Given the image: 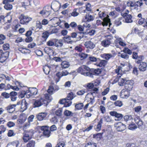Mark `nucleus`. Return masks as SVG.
Instances as JSON below:
<instances>
[{
	"label": "nucleus",
	"mask_w": 147,
	"mask_h": 147,
	"mask_svg": "<svg viewBox=\"0 0 147 147\" xmlns=\"http://www.w3.org/2000/svg\"><path fill=\"white\" fill-rule=\"evenodd\" d=\"M110 115L115 117V121H119L121 120L123 117V115L121 114L118 113L115 111H112L110 112Z\"/></svg>",
	"instance_id": "10"
},
{
	"label": "nucleus",
	"mask_w": 147,
	"mask_h": 147,
	"mask_svg": "<svg viewBox=\"0 0 147 147\" xmlns=\"http://www.w3.org/2000/svg\"><path fill=\"white\" fill-rule=\"evenodd\" d=\"M61 66L62 68H66L69 66V63L67 61H63L61 63Z\"/></svg>",
	"instance_id": "31"
},
{
	"label": "nucleus",
	"mask_w": 147,
	"mask_h": 147,
	"mask_svg": "<svg viewBox=\"0 0 147 147\" xmlns=\"http://www.w3.org/2000/svg\"><path fill=\"white\" fill-rule=\"evenodd\" d=\"M84 45L86 48L91 49H93L95 47L94 43L90 41L86 42L84 43Z\"/></svg>",
	"instance_id": "17"
},
{
	"label": "nucleus",
	"mask_w": 147,
	"mask_h": 147,
	"mask_svg": "<svg viewBox=\"0 0 147 147\" xmlns=\"http://www.w3.org/2000/svg\"><path fill=\"white\" fill-rule=\"evenodd\" d=\"M127 80L125 78H120L119 80V85L121 86H123L124 83L125 84V82Z\"/></svg>",
	"instance_id": "36"
},
{
	"label": "nucleus",
	"mask_w": 147,
	"mask_h": 147,
	"mask_svg": "<svg viewBox=\"0 0 147 147\" xmlns=\"http://www.w3.org/2000/svg\"><path fill=\"white\" fill-rule=\"evenodd\" d=\"M114 126L116 128L117 130L119 131H122L126 129L125 124L121 122H118L115 123Z\"/></svg>",
	"instance_id": "9"
},
{
	"label": "nucleus",
	"mask_w": 147,
	"mask_h": 147,
	"mask_svg": "<svg viewBox=\"0 0 147 147\" xmlns=\"http://www.w3.org/2000/svg\"><path fill=\"white\" fill-rule=\"evenodd\" d=\"M86 11H91V5L89 3H88L86 5V10H84V12H86Z\"/></svg>",
	"instance_id": "55"
},
{
	"label": "nucleus",
	"mask_w": 147,
	"mask_h": 147,
	"mask_svg": "<svg viewBox=\"0 0 147 147\" xmlns=\"http://www.w3.org/2000/svg\"><path fill=\"white\" fill-rule=\"evenodd\" d=\"M6 36L3 34H0V45H2L4 43V40L6 39Z\"/></svg>",
	"instance_id": "34"
},
{
	"label": "nucleus",
	"mask_w": 147,
	"mask_h": 147,
	"mask_svg": "<svg viewBox=\"0 0 147 147\" xmlns=\"http://www.w3.org/2000/svg\"><path fill=\"white\" fill-rule=\"evenodd\" d=\"M26 119L27 117L25 115H21L18 121L19 123L22 124L26 121Z\"/></svg>",
	"instance_id": "26"
},
{
	"label": "nucleus",
	"mask_w": 147,
	"mask_h": 147,
	"mask_svg": "<svg viewBox=\"0 0 147 147\" xmlns=\"http://www.w3.org/2000/svg\"><path fill=\"white\" fill-rule=\"evenodd\" d=\"M103 20L104 21L103 22H102V25L103 26H106L109 24V26L110 27L111 24L110 23V21L109 19H106L105 18H104Z\"/></svg>",
	"instance_id": "25"
},
{
	"label": "nucleus",
	"mask_w": 147,
	"mask_h": 147,
	"mask_svg": "<svg viewBox=\"0 0 147 147\" xmlns=\"http://www.w3.org/2000/svg\"><path fill=\"white\" fill-rule=\"evenodd\" d=\"M93 138L96 139L98 140H100L101 138V133H98L93 135Z\"/></svg>",
	"instance_id": "48"
},
{
	"label": "nucleus",
	"mask_w": 147,
	"mask_h": 147,
	"mask_svg": "<svg viewBox=\"0 0 147 147\" xmlns=\"http://www.w3.org/2000/svg\"><path fill=\"white\" fill-rule=\"evenodd\" d=\"M63 114L64 115L67 117H70L73 116L74 115V113H73L68 110H65L64 111Z\"/></svg>",
	"instance_id": "30"
},
{
	"label": "nucleus",
	"mask_w": 147,
	"mask_h": 147,
	"mask_svg": "<svg viewBox=\"0 0 147 147\" xmlns=\"http://www.w3.org/2000/svg\"><path fill=\"white\" fill-rule=\"evenodd\" d=\"M123 52L124 53H125L126 54L127 53L129 55H131L132 53L131 50L127 48H125L123 50Z\"/></svg>",
	"instance_id": "53"
},
{
	"label": "nucleus",
	"mask_w": 147,
	"mask_h": 147,
	"mask_svg": "<svg viewBox=\"0 0 147 147\" xmlns=\"http://www.w3.org/2000/svg\"><path fill=\"white\" fill-rule=\"evenodd\" d=\"M50 13L51 12L49 11L44 8L39 13L40 14L44 17L48 16L50 15Z\"/></svg>",
	"instance_id": "21"
},
{
	"label": "nucleus",
	"mask_w": 147,
	"mask_h": 147,
	"mask_svg": "<svg viewBox=\"0 0 147 147\" xmlns=\"http://www.w3.org/2000/svg\"><path fill=\"white\" fill-rule=\"evenodd\" d=\"M143 4V3L141 1H137L135 2V9H137V7H140Z\"/></svg>",
	"instance_id": "44"
},
{
	"label": "nucleus",
	"mask_w": 147,
	"mask_h": 147,
	"mask_svg": "<svg viewBox=\"0 0 147 147\" xmlns=\"http://www.w3.org/2000/svg\"><path fill=\"white\" fill-rule=\"evenodd\" d=\"M54 90V89L53 87L52 86H50L47 90V92L49 94H51L53 93Z\"/></svg>",
	"instance_id": "57"
},
{
	"label": "nucleus",
	"mask_w": 147,
	"mask_h": 147,
	"mask_svg": "<svg viewBox=\"0 0 147 147\" xmlns=\"http://www.w3.org/2000/svg\"><path fill=\"white\" fill-rule=\"evenodd\" d=\"M63 42V40L62 39H55V46L57 48L60 49H68L69 47L65 46L67 44H64Z\"/></svg>",
	"instance_id": "4"
},
{
	"label": "nucleus",
	"mask_w": 147,
	"mask_h": 147,
	"mask_svg": "<svg viewBox=\"0 0 147 147\" xmlns=\"http://www.w3.org/2000/svg\"><path fill=\"white\" fill-rule=\"evenodd\" d=\"M28 104L25 100H22V103L21 105V110L22 112L26 110L28 108Z\"/></svg>",
	"instance_id": "16"
},
{
	"label": "nucleus",
	"mask_w": 147,
	"mask_h": 147,
	"mask_svg": "<svg viewBox=\"0 0 147 147\" xmlns=\"http://www.w3.org/2000/svg\"><path fill=\"white\" fill-rule=\"evenodd\" d=\"M41 129L43 131V133L45 137H49L50 136V131L48 129L47 126H43L41 127Z\"/></svg>",
	"instance_id": "12"
},
{
	"label": "nucleus",
	"mask_w": 147,
	"mask_h": 147,
	"mask_svg": "<svg viewBox=\"0 0 147 147\" xmlns=\"http://www.w3.org/2000/svg\"><path fill=\"white\" fill-rule=\"evenodd\" d=\"M110 128H108L107 129H104L102 130V136H103L105 137V138L107 140H110L112 137V135L110 133Z\"/></svg>",
	"instance_id": "8"
},
{
	"label": "nucleus",
	"mask_w": 147,
	"mask_h": 147,
	"mask_svg": "<svg viewBox=\"0 0 147 147\" xmlns=\"http://www.w3.org/2000/svg\"><path fill=\"white\" fill-rule=\"evenodd\" d=\"M121 93L122 95H124L125 98L128 97L130 95V93H128L127 91H125L124 89L122 90Z\"/></svg>",
	"instance_id": "40"
},
{
	"label": "nucleus",
	"mask_w": 147,
	"mask_h": 147,
	"mask_svg": "<svg viewBox=\"0 0 147 147\" xmlns=\"http://www.w3.org/2000/svg\"><path fill=\"white\" fill-rule=\"evenodd\" d=\"M44 51L46 53L48 54L52 52L53 50L50 47H46L44 49Z\"/></svg>",
	"instance_id": "43"
},
{
	"label": "nucleus",
	"mask_w": 147,
	"mask_h": 147,
	"mask_svg": "<svg viewBox=\"0 0 147 147\" xmlns=\"http://www.w3.org/2000/svg\"><path fill=\"white\" fill-rule=\"evenodd\" d=\"M114 57V55L110 53H104L102 55V57L105 59L107 61Z\"/></svg>",
	"instance_id": "22"
},
{
	"label": "nucleus",
	"mask_w": 147,
	"mask_h": 147,
	"mask_svg": "<svg viewBox=\"0 0 147 147\" xmlns=\"http://www.w3.org/2000/svg\"><path fill=\"white\" fill-rule=\"evenodd\" d=\"M77 9H74L73 11L71 13V16L74 17H76L78 15L79 13L77 12Z\"/></svg>",
	"instance_id": "51"
},
{
	"label": "nucleus",
	"mask_w": 147,
	"mask_h": 147,
	"mask_svg": "<svg viewBox=\"0 0 147 147\" xmlns=\"http://www.w3.org/2000/svg\"><path fill=\"white\" fill-rule=\"evenodd\" d=\"M94 85L92 83H89L87 84L86 86V88L88 89H91L93 88Z\"/></svg>",
	"instance_id": "56"
},
{
	"label": "nucleus",
	"mask_w": 147,
	"mask_h": 147,
	"mask_svg": "<svg viewBox=\"0 0 147 147\" xmlns=\"http://www.w3.org/2000/svg\"><path fill=\"white\" fill-rule=\"evenodd\" d=\"M114 104L116 106L119 107H121L123 105L122 102L119 100H117L115 102H114Z\"/></svg>",
	"instance_id": "58"
},
{
	"label": "nucleus",
	"mask_w": 147,
	"mask_h": 147,
	"mask_svg": "<svg viewBox=\"0 0 147 147\" xmlns=\"http://www.w3.org/2000/svg\"><path fill=\"white\" fill-rule=\"evenodd\" d=\"M20 96L21 98L26 97L27 98H29L31 96H32L30 92L29 91V89L25 91H22L20 94Z\"/></svg>",
	"instance_id": "14"
},
{
	"label": "nucleus",
	"mask_w": 147,
	"mask_h": 147,
	"mask_svg": "<svg viewBox=\"0 0 147 147\" xmlns=\"http://www.w3.org/2000/svg\"><path fill=\"white\" fill-rule=\"evenodd\" d=\"M89 69L90 68L88 66L83 65L78 69L77 71L85 76L92 77V75L89 72L86 71H89Z\"/></svg>",
	"instance_id": "3"
},
{
	"label": "nucleus",
	"mask_w": 147,
	"mask_h": 147,
	"mask_svg": "<svg viewBox=\"0 0 147 147\" xmlns=\"http://www.w3.org/2000/svg\"><path fill=\"white\" fill-rule=\"evenodd\" d=\"M4 7L7 10H10L12 9V5L11 4L6 5L4 6Z\"/></svg>",
	"instance_id": "52"
},
{
	"label": "nucleus",
	"mask_w": 147,
	"mask_h": 147,
	"mask_svg": "<svg viewBox=\"0 0 147 147\" xmlns=\"http://www.w3.org/2000/svg\"><path fill=\"white\" fill-rule=\"evenodd\" d=\"M144 59V57L143 55H140L138 56V58L136 59H137V60L135 62L136 63L139 64L140 63L142 62L141 61L142 60H143Z\"/></svg>",
	"instance_id": "35"
},
{
	"label": "nucleus",
	"mask_w": 147,
	"mask_h": 147,
	"mask_svg": "<svg viewBox=\"0 0 147 147\" xmlns=\"http://www.w3.org/2000/svg\"><path fill=\"white\" fill-rule=\"evenodd\" d=\"M61 4L58 1H55L53 2L51 5V7L55 10H58L60 9Z\"/></svg>",
	"instance_id": "13"
},
{
	"label": "nucleus",
	"mask_w": 147,
	"mask_h": 147,
	"mask_svg": "<svg viewBox=\"0 0 147 147\" xmlns=\"http://www.w3.org/2000/svg\"><path fill=\"white\" fill-rule=\"evenodd\" d=\"M1 78H4L5 80L9 81L10 80V78L8 76H6L4 74H2L1 75Z\"/></svg>",
	"instance_id": "61"
},
{
	"label": "nucleus",
	"mask_w": 147,
	"mask_h": 147,
	"mask_svg": "<svg viewBox=\"0 0 147 147\" xmlns=\"http://www.w3.org/2000/svg\"><path fill=\"white\" fill-rule=\"evenodd\" d=\"M35 141H30L26 144V147H35Z\"/></svg>",
	"instance_id": "37"
},
{
	"label": "nucleus",
	"mask_w": 147,
	"mask_h": 147,
	"mask_svg": "<svg viewBox=\"0 0 147 147\" xmlns=\"http://www.w3.org/2000/svg\"><path fill=\"white\" fill-rule=\"evenodd\" d=\"M84 107V105L82 103H78L76 104L75 107L78 110H80L83 108Z\"/></svg>",
	"instance_id": "39"
},
{
	"label": "nucleus",
	"mask_w": 147,
	"mask_h": 147,
	"mask_svg": "<svg viewBox=\"0 0 147 147\" xmlns=\"http://www.w3.org/2000/svg\"><path fill=\"white\" fill-rule=\"evenodd\" d=\"M111 43L109 40L105 39L102 42V45L105 47H108Z\"/></svg>",
	"instance_id": "28"
},
{
	"label": "nucleus",
	"mask_w": 147,
	"mask_h": 147,
	"mask_svg": "<svg viewBox=\"0 0 147 147\" xmlns=\"http://www.w3.org/2000/svg\"><path fill=\"white\" fill-rule=\"evenodd\" d=\"M50 69V68L48 66H46L43 69V71L46 74H48L49 73Z\"/></svg>",
	"instance_id": "62"
},
{
	"label": "nucleus",
	"mask_w": 147,
	"mask_h": 147,
	"mask_svg": "<svg viewBox=\"0 0 147 147\" xmlns=\"http://www.w3.org/2000/svg\"><path fill=\"white\" fill-rule=\"evenodd\" d=\"M32 95H35L37 94V89L35 88H30L29 89Z\"/></svg>",
	"instance_id": "32"
},
{
	"label": "nucleus",
	"mask_w": 147,
	"mask_h": 147,
	"mask_svg": "<svg viewBox=\"0 0 147 147\" xmlns=\"http://www.w3.org/2000/svg\"><path fill=\"white\" fill-rule=\"evenodd\" d=\"M127 5L128 7H135V2L134 1H129L127 3Z\"/></svg>",
	"instance_id": "33"
},
{
	"label": "nucleus",
	"mask_w": 147,
	"mask_h": 147,
	"mask_svg": "<svg viewBox=\"0 0 147 147\" xmlns=\"http://www.w3.org/2000/svg\"><path fill=\"white\" fill-rule=\"evenodd\" d=\"M96 143L89 142L86 145L85 147H96Z\"/></svg>",
	"instance_id": "42"
},
{
	"label": "nucleus",
	"mask_w": 147,
	"mask_h": 147,
	"mask_svg": "<svg viewBox=\"0 0 147 147\" xmlns=\"http://www.w3.org/2000/svg\"><path fill=\"white\" fill-rule=\"evenodd\" d=\"M63 39L65 42L67 44H72L73 42V41L71 40V37L70 36H67L66 37H64Z\"/></svg>",
	"instance_id": "24"
},
{
	"label": "nucleus",
	"mask_w": 147,
	"mask_h": 147,
	"mask_svg": "<svg viewBox=\"0 0 147 147\" xmlns=\"http://www.w3.org/2000/svg\"><path fill=\"white\" fill-rule=\"evenodd\" d=\"M42 23L39 21H37L36 22V26L39 29H40L42 28Z\"/></svg>",
	"instance_id": "63"
},
{
	"label": "nucleus",
	"mask_w": 147,
	"mask_h": 147,
	"mask_svg": "<svg viewBox=\"0 0 147 147\" xmlns=\"http://www.w3.org/2000/svg\"><path fill=\"white\" fill-rule=\"evenodd\" d=\"M49 36V34L48 32H44L42 34V37L45 40H46Z\"/></svg>",
	"instance_id": "46"
},
{
	"label": "nucleus",
	"mask_w": 147,
	"mask_h": 147,
	"mask_svg": "<svg viewBox=\"0 0 147 147\" xmlns=\"http://www.w3.org/2000/svg\"><path fill=\"white\" fill-rule=\"evenodd\" d=\"M34 134L32 130H29L25 131L24 133L23 137V140L24 142H27L31 138V136Z\"/></svg>",
	"instance_id": "6"
},
{
	"label": "nucleus",
	"mask_w": 147,
	"mask_h": 147,
	"mask_svg": "<svg viewBox=\"0 0 147 147\" xmlns=\"http://www.w3.org/2000/svg\"><path fill=\"white\" fill-rule=\"evenodd\" d=\"M47 46L49 47H52L55 45V39H51L46 42Z\"/></svg>",
	"instance_id": "29"
},
{
	"label": "nucleus",
	"mask_w": 147,
	"mask_h": 147,
	"mask_svg": "<svg viewBox=\"0 0 147 147\" xmlns=\"http://www.w3.org/2000/svg\"><path fill=\"white\" fill-rule=\"evenodd\" d=\"M94 19L93 16L90 15L88 14L86 15L85 17V19L84 20V22H89L91 21H92Z\"/></svg>",
	"instance_id": "27"
},
{
	"label": "nucleus",
	"mask_w": 147,
	"mask_h": 147,
	"mask_svg": "<svg viewBox=\"0 0 147 147\" xmlns=\"http://www.w3.org/2000/svg\"><path fill=\"white\" fill-rule=\"evenodd\" d=\"M6 128L3 125L0 126V135L4 133L6 130Z\"/></svg>",
	"instance_id": "59"
},
{
	"label": "nucleus",
	"mask_w": 147,
	"mask_h": 147,
	"mask_svg": "<svg viewBox=\"0 0 147 147\" xmlns=\"http://www.w3.org/2000/svg\"><path fill=\"white\" fill-rule=\"evenodd\" d=\"M47 115V113H39L37 115L38 120L41 121L45 119Z\"/></svg>",
	"instance_id": "20"
},
{
	"label": "nucleus",
	"mask_w": 147,
	"mask_h": 147,
	"mask_svg": "<svg viewBox=\"0 0 147 147\" xmlns=\"http://www.w3.org/2000/svg\"><path fill=\"white\" fill-rule=\"evenodd\" d=\"M138 68L139 70L140 71H144L146 69L147 65L146 63L142 62L139 63Z\"/></svg>",
	"instance_id": "19"
},
{
	"label": "nucleus",
	"mask_w": 147,
	"mask_h": 147,
	"mask_svg": "<svg viewBox=\"0 0 147 147\" xmlns=\"http://www.w3.org/2000/svg\"><path fill=\"white\" fill-rule=\"evenodd\" d=\"M1 95L5 98H8L10 96V94L6 92H3L1 94Z\"/></svg>",
	"instance_id": "64"
},
{
	"label": "nucleus",
	"mask_w": 147,
	"mask_h": 147,
	"mask_svg": "<svg viewBox=\"0 0 147 147\" xmlns=\"http://www.w3.org/2000/svg\"><path fill=\"white\" fill-rule=\"evenodd\" d=\"M62 109L59 108L55 112V113L57 115L60 116L62 115Z\"/></svg>",
	"instance_id": "47"
},
{
	"label": "nucleus",
	"mask_w": 147,
	"mask_h": 147,
	"mask_svg": "<svg viewBox=\"0 0 147 147\" xmlns=\"http://www.w3.org/2000/svg\"><path fill=\"white\" fill-rule=\"evenodd\" d=\"M7 125L8 127H11L14 126L15 124L13 122L9 121L7 122Z\"/></svg>",
	"instance_id": "60"
},
{
	"label": "nucleus",
	"mask_w": 147,
	"mask_h": 147,
	"mask_svg": "<svg viewBox=\"0 0 147 147\" xmlns=\"http://www.w3.org/2000/svg\"><path fill=\"white\" fill-rule=\"evenodd\" d=\"M76 96V95L73 92H70L68 94L67 97L65 98L62 99L59 101V103L61 104H64L66 107L70 106L71 104V101Z\"/></svg>",
	"instance_id": "2"
},
{
	"label": "nucleus",
	"mask_w": 147,
	"mask_h": 147,
	"mask_svg": "<svg viewBox=\"0 0 147 147\" xmlns=\"http://www.w3.org/2000/svg\"><path fill=\"white\" fill-rule=\"evenodd\" d=\"M79 55L82 60L86 58L88 56V55L84 53L79 54Z\"/></svg>",
	"instance_id": "54"
},
{
	"label": "nucleus",
	"mask_w": 147,
	"mask_h": 147,
	"mask_svg": "<svg viewBox=\"0 0 147 147\" xmlns=\"http://www.w3.org/2000/svg\"><path fill=\"white\" fill-rule=\"evenodd\" d=\"M69 73L67 71H63L62 72H59L57 73L54 77V79L56 83L60 80L61 78L63 76L68 75Z\"/></svg>",
	"instance_id": "7"
},
{
	"label": "nucleus",
	"mask_w": 147,
	"mask_h": 147,
	"mask_svg": "<svg viewBox=\"0 0 147 147\" xmlns=\"http://www.w3.org/2000/svg\"><path fill=\"white\" fill-rule=\"evenodd\" d=\"M45 97L46 100L42 98H40V99L35 100L33 103V107H39L44 104L47 105L52 99L51 95L47 94H45Z\"/></svg>",
	"instance_id": "1"
},
{
	"label": "nucleus",
	"mask_w": 147,
	"mask_h": 147,
	"mask_svg": "<svg viewBox=\"0 0 147 147\" xmlns=\"http://www.w3.org/2000/svg\"><path fill=\"white\" fill-rule=\"evenodd\" d=\"M124 18L125 19V22L127 23H130L133 22L132 19V16L129 14L125 16H123Z\"/></svg>",
	"instance_id": "23"
},
{
	"label": "nucleus",
	"mask_w": 147,
	"mask_h": 147,
	"mask_svg": "<svg viewBox=\"0 0 147 147\" xmlns=\"http://www.w3.org/2000/svg\"><path fill=\"white\" fill-rule=\"evenodd\" d=\"M84 32H77V40H80L84 37Z\"/></svg>",
	"instance_id": "45"
},
{
	"label": "nucleus",
	"mask_w": 147,
	"mask_h": 147,
	"mask_svg": "<svg viewBox=\"0 0 147 147\" xmlns=\"http://www.w3.org/2000/svg\"><path fill=\"white\" fill-rule=\"evenodd\" d=\"M89 72L92 75V77H90L92 78L93 77V75H95L98 76L101 72V69L98 68L97 69H89Z\"/></svg>",
	"instance_id": "15"
},
{
	"label": "nucleus",
	"mask_w": 147,
	"mask_h": 147,
	"mask_svg": "<svg viewBox=\"0 0 147 147\" xmlns=\"http://www.w3.org/2000/svg\"><path fill=\"white\" fill-rule=\"evenodd\" d=\"M101 129V119H100L98 122V124L96 126V127L95 128V129L97 131H99Z\"/></svg>",
	"instance_id": "50"
},
{
	"label": "nucleus",
	"mask_w": 147,
	"mask_h": 147,
	"mask_svg": "<svg viewBox=\"0 0 147 147\" xmlns=\"http://www.w3.org/2000/svg\"><path fill=\"white\" fill-rule=\"evenodd\" d=\"M124 118L125 120L126 121L129 120H131L133 119L132 116L130 115H125L124 117Z\"/></svg>",
	"instance_id": "49"
},
{
	"label": "nucleus",
	"mask_w": 147,
	"mask_h": 147,
	"mask_svg": "<svg viewBox=\"0 0 147 147\" xmlns=\"http://www.w3.org/2000/svg\"><path fill=\"white\" fill-rule=\"evenodd\" d=\"M16 106V105H10L6 107L5 109L9 113H12L15 111Z\"/></svg>",
	"instance_id": "18"
},
{
	"label": "nucleus",
	"mask_w": 147,
	"mask_h": 147,
	"mask_svg": "<svg viewBox=\"0 0 147 147\" xmlns=\"http://www.w3.org/2000/svg\"><path fill=\"white\" fill-rule=\"evenodd\" d=\"M133 81L131 80H127L124 85L125 89L127 91H129L131 90L133 85Z\"/></svg>",
	"instance_id": "11"
},
{
	"label": "nucleus",
	"mask_w": 147,
	"mask_h": 147,
	"mask_svg": "<svg viewBox=\"0 0 147 147\" xmlns=\"http://www.w3.org/2000/svg\"><path fill=\"white\" fill-rule=\"evenodd\" d=\"M137 127L136 125L134 123H131L129 125L128 128L129 129L133 130L137 128Z\"/></svg>",
	"instance_id": "38"
},
{
	"label": "nucleus",
	"mask_w": 147,
	"mask_h": 147,
	"mask_svg": "<svg viewBox=\"0 0 147 147\" xmlns=\"http://www.w3.org/2000/svg\"><path fill=\"white\" fill-rule=\"evenodd\" d=\"M122 18H119L115 21V23L116 26H118L121 24V20H122Z\"/></svg>",
	"instance_id": "41"
},
{
	"label": "nucleus",
	"mask_w": 147,
	"mask_h": 147,
	"mask_svg": "<svg viewBox=\"0 0 147 147\" xmlns=\"http://www.w3.org/2000/svg\"><path fill=\"white\" fill-rule=\"evenodd\" d=\"M20 23L22 24H27L29 22L31 21L32 18L29 17L27 16H25L24 14L21 15L19 17Z\"/></svg>",
	"instance_id": "5"
}]
</instances>
